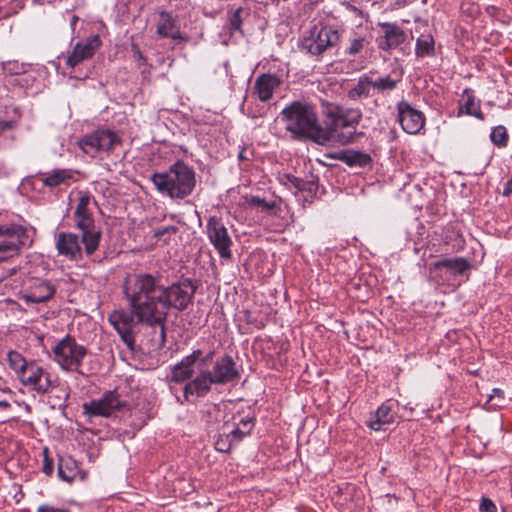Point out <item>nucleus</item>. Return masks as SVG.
I'll return each mask as SVG.
<instances>
[{
    "label": "nucleus",
    "instance_id": "nucleus-21",
    "mask_svg": "<svg viewBox=\"0 0 512 512\" xmlns=\"http://www.w3.org/2000/svg\"><path fill=\"white\" fill-rule=\"evenodd\" d=\"M281 85V79L274 74H261L254 83V92L262 102L272 99L274 90Z\"/></svg>",
    "mask_w": 512,
    "mask_h": 512
},
{
    "label": "nucleus",
    "instance_id": "nucleus-45",
    "mask_svg": "<svg viewBox=\"0 0 512 512\" xmlns=\"http://www.w3.org/2000/svg\"><path fill=\"white\" fill-rule=\"evenodd\" d=\"M37 512H71L68 508H56L53 505L44 503L38 506Z\"/></svg>",
    "mask_w": 512,
    "mask_h": 512
},
{
    "label": "nucleus",
    "instance_id": "nucleus-22",
    "mask_svg": "<svg viewBox=\"0 0 512 512\" xmlns=\"http://www.w3.org/2000/svg\"><path fill=\"white\" fill-rule=\"evenodd\" d=\"M201 355V350H194L191 354L187 355L177 363L172 370V381L180 383L190 379L194 374L193 366Z\"/></svg>",
    "mask_w": 512,
    "mask_h": 512
},
{
    "label": "nucleus",
    "instance_id": "nucleus-4",
    "mask_svg": "<svg viewBox=\"0 0 512 512\" xmlns=\"http://www.w3.org/2000/svg\"><path fill=\"white\" fill-rule=\"evenodd\" d=\"M91 203L96 204L89 193L81 195L73 216L76 228L82 231L81 242L87 256L98 249L101 240V231L95 227L93 214L89 208Z\"/></svg>",
    "mask_w": 512,
    "mask_h": 512
},
{
    "label": "nucleus",
    "instance_id": "nucleus-39",
    "mask_svg": "<svg viewBox=\"0 0 512 512\" xmlns=\"http://www.w3.org/2000/svg\"><path fill=\"white\" fill-rule=\"evenodd\" d=\"M365 42V38L362 37L353 39L347 48L346 53L349 55H356L360 53L365 46Z\"/></svg>",
    "mask_w": 512,
    "mask_h": 512
},
{
    "label": "nucleus",
    "instance_id": "nucleus-42",
    "mask_svg": "<svg viewBox=\"0 0 512 512\" xmlns=\"http://www.w3.org/2000/svg\"><path fill=\"white\" fill-rule=\"evenodd\" d=\"M17 123L13 120H1L0 121V137L8 131H12L16 128Z\"/></svg>",
    "mask_w": 512,
    "mask_h": 512
},
{
    "label": "nucleus",
    "instance_id": "nucleus-35",
    "mask_svg": "<svg viewBox=\"0 0 512 512\" xmlns=\"http://www.w3.org/2000/svg\"><path fill=\"white\" fill-rule=\"evenodd\" d=\"M492 143L498 147H506L508 144V133L504 126L499 125L492 129L490 134Z\"/></svg>",
    "mask_w": 512,
    "mask_h": 512
},
{
    "label": "nucleus",
    "instance_id": "nucleus-24",
    "mask_svg": "<svg viewBox=\"0 0 512 512\" xmlns=\"http://www.w3.org/2000/svg\"><path fill=\"white\" fill-rule=\"evenodd\" d=\"M462 114L474 116L480 120L484 119V115L480 109V100L476 99L473 90L469 88L464 89L459 100L458 116Z\"/></svg>",
    "mask_w": 512,
    "mask_h": 512
},
{
    "label": "nucleus",
    "instance_id": "nucleus-28",
    "mask_svg": "<svg viewBox=\"0 0 512 512\" xmlns=\"http://www.w3.org/2000/svg\"><path fill=\"white\" fill-rule=\"evenodd\" d=\"M58 476L68 483L76 480L80 476L77 462L70 457L60 458L58 462Z\"/></svg>",
    "mask_w": 512,
    "mask_h": 512
},
{
    "label": "nucleus",
    "instance_id": "nucleus-3",
    "mask_svg": "<svg viewBox=\"0 0 512 512\" xmlns=\"http://www.w3.org/2000/svg\"><path fill=\"white\" fill-rule=\"evenodd\" d=\"M150 180L156 190L172 199H184L196 186V174L184 161L177 160L166 172L153 173Z\"/></svg>",
    "mask_w": 512,
    "mask_h": 512
},
{
    "label": "nucleus",
    "instance_id": "nucleus-13",
    "mask_svg": "<svg viewBox=\"0 0 512 512\" xmlns=\"http://www.w3.org/2000/svg\"><path fill=\"white\" fill-rule=\"evenodd\" d=\"M206 234L221 258L230 259L232 257L233 242L221 218L209 217L206 223Z\"/></svg>",
    "mask_w": 512,
    "mask_h": 512
},
{
    "label": "nucleus",
    "instance_id": "nucleus-46",
    "mask_svg": "<svg viewBox=\"0 0 512 512\" xmlns=\"http://www.w3.org/2000/svg\"><path fill=\"white\" fill-rule=\"evenodd\" d=\"M92 186L94 191L104 193V190L107 189L108 183L106 181H95L92 183Z\"/></svg>",
    "mask_w": 512,
    "mask_h": 512
},
{
    "label": "nucleus",
    "instance_id": "nucleus-8",
    "mask_svg": "<svg viewBox=\"0 0 512 512\" xmlns=\"http://www.w3.org/2000/svg\"><path fill=\"white\" fill-rule=\"evenodd\" d=\"M53 360L61 369L69 372H79L83 359L87 355V349L77 343L76 339L66 335L52 348Z\"/></svg>",
    "mask_w": 512,
    "mask_h": 512
},
{
    "label": "nucleus",
    "instance_id": "nucleus-48",
    "mask_svg": "<svg viewBox=\"0 0 512 512\" xmlns=\"http://www.w3.org/2000/svg\"><path fill=\"white\" fill-rule=\"evenodd\" d=\"M78 21H79V17L75 14H72L71 18H70V27H71L72 31L75 30V27H76V24L78 23Z\"/></svg>",
    "mask_w": 512,
    "mask_h": 512
},
{
    "label": "nucleus",
    "instance_id": "nucleus-53",
    "mask_svg": "<svg viewBox=\"0 0 512 512\" xmlns=\"http://www.w3.org/2000/svg\"><path fill=\"white\" fill-rule=\"evenodd\" d=\"M246 321H247L248 323H253V320L251 319V316H250V313H249V312H247V313H246Z\"/></svg>",
    "mask_w": 512,
    "mask_h": 512
},
{
    "label": "nucleus",
    "instance_id": "nucleus-54",
    "mask_svg": "<svg viewBox=\"0 0 512 512\" xmlns=\"http://www.w3.org/2000/svg\"><path fill=\"white\" fill-rule=\"evenodd\" d=\"M349 8H350L351 10H353V11H359V10L357 9V7L352 6V5H349Z\"/></svg>",
    "mask_w": 512,
    "mask_h": 512
},
{
    "label": "nucleus",
    "instance_id": "nucleus-6",
    "mask_svg": "<svg viewBox=\"0 0 512 512\" xmlns=\"http://www.w3.org/2000/svg\"><path fill=\"white\" fill-rule=\"evenodd\" d=\"M325 124L329 132L330 140L333 138V133L340 129H351L348 135H343V143L352 141L355 129L362 118V113L359 109L345 108L337 104L328 103L324 109Z\"/></svg>",
    "mask_w": 512,
    "mask_h": 512
},
{
    "label": "nucleus",
    "instance_id": "nucleus-37",
    "mask_svg": "<svg viewBox=\"0 0 512 512\" xmlns=\"http://www.w3.org/2000/svg\"><path fill=\"white\" fill-rule=\"evenodd\" d=\"M235 440L229 435L226 437L219 436L218 439L215 441V449L222 453H227L230 451L231 446L235 444Z\"/></svg>",
    "mask_w": 512,
    "mask_h": 512
},
{
    "label": "nucleus",
    "instance_id": "nucleus-12",
    "mask_svg": "<svg viewBox=\"0 0 512 512\" xmlns=\"http://www.w3.org/2000/svg\"><path fill=\"white\" fill-rule=\"evenodd\" d=\"M126 406L116 390L105 392L101 398L83 404V413L89 417H109Z\"/></svg>",
    "mask_w": 512,
    "mask_h": 512
},
{
    "label": "nucleus",
    "instance_id": "nucleus-41",
    "mask_svg": "<svg viewBox=\"0 0 512 512\" xmlns=\"http://www.w3.org/2000/svg\"><path fill=\"white\" fill-rule=\"evenodd\" d=\"M250 204L258 207H262L263 210H271L275 207V203H268L264 199L259 197H252Z\"/></svg>",
    "mask_w": 512,
    "mask_h": 512
},
{
    "label": "nucleus",
    "instance_id": "nucleus-25",
    "mask_svg": "<svg viewBox=\"0 0 512 512\" xmlns=\"http://www.w3.org/2000/svg\"><path fill=\"white\" fill-rule=\"evenodd\" d=\"M396 413L390 402L383 403L367 422V426L375 431H379L384 425L392 424L395 421Z\"/></svg>",
    "mask_w": 512,
    "mask_h": 512
},
{
    "label": "nucleus",
    "instance_id": "nucleus-16",
    "mask_svg": "<svg viewBox=\"0 0 512 512\" xmlns=\"http://www.w3.org/2000/svg\"><path fill=\"white\" fill-rule=\"evenodd\" d=\"M56 293V286L48 280L33 279L24 290L21 298L27 303H44Z\"/></svg>",
    "mask_w": 512,
    "mask_h": 512
},
{
    "label": "nucleus",
    "instance_id": "nucleus-5",
    "mask_svg": "<svg viewBox=\"0 0 512 512\" xmlns=\"http://www.w3.org/2000/svg\"><path fill=\"white\" fill-rule=\"evenodd\" d=\"M121 144V134L112 129H97L85 134L78 141V147L83 153L100 159L111 155Z\"/></svg>",
    "mask_w": 512,
    "mask_h": 512
},
{
    "label": "nucleus",
    "instance_id": "nucleus-47",
    "mask_svg": "<svg viewBox=\"0 0 512 512\" xmlns=\"http://www.w3.org/2000/svg\"><path fill=\"white\" fill-rule=\"evenodd\" d=\"M291 182L293 183V185L298 188L299 190H302L304 187V183L302 180L296 178V177H293Z\"/></svg>",
    "mask_w": 512,
    "mask_h": 512
},
{
    "label": "nucleus",
    "instance_id": "nucleus-17",
    "mask_svg": "<svg viewBox=\"0 0 512 512\" xmlns=\"http://www.w3.org/2000/svg\"><path fill=\"white\" fill-rule=\"evenodd\" d=\"M378 25L382 29V35L377 40L380 50H394L406 41L407 35L398 24L383 22Z\"/></svg>",
    "mask_w": 512,
    "mask_h": 512
},
{
    "label": "nucleus",
    "instance_id": "nucleus-10",
    "mask_svg": "<svg viewBox=\"0 0 512 512\" xmlns=\"http://www.w3.org/2000/svg\"><path fill=\"white\" fill-rule=\"evenodd\" d=\"M21 384L39 395L48 393L58 385V378L52 375L35 361H30L29 366L18 376Z\"/></svg>",
    "mask_w": 512,
    "mask_h": 512
},
{
    "label": "nucleus",
    "instance_id": "nucleus-31",
    "mask_svg": "<svg viewBox=\"0 0 512 512\" xmlns=\"http://www.w3.org/2000/svg\"><path fill=\"white\" fill-rule=\"evenodd\" d=\"M72 179V173L67 169H55L41 179L47 187L54 188Z\"/></svg>",
    "mask_w": 512,
    "mask_h": 512
},
{
    "label": "nucleus",
    "instance_id": "nucleus-2",
    "mask_svg": "<svg viewBox=\"0 0 512 512\" xmlns=\"http://www.w3.org/2000/svg\"><path fill=\"white\" fill-rule=\"evenodd\" d=\"M279 117L293 140H311L321 145L330 141L329 132H325L319 123L315 107L308 102H291Z\"/></svg>",
    "mask_w": 512,
    "mask_h": 512
},
{
    "label": "nucleus",
    "instance_id": "nucleus-43",
    "mask_svg": "<svg viewBox=\"0 0 512 512\" xmlns=\"http://www.w3.org/2000/svg\"><path fill=\"white\" fill-rule=\"evenodd\" d=\"M178 228L176 226H167L161 229H158L154 232V237L157 239H161L166 234H175L177 233Z\"/></svg>",
    "mask_w": 512,
    "mask_h": 512
},
{
    "label": "nucleus",
    "instance_id": "nucleus-44",
    "mask_svg": "<svg viewBox=\"0 0 512 512\" xmlns=\"http://www.w3.org/2000/svg\"><path fill=\"white\" fill-rule=\"evenodd\" d=\"M479 508H480L481 512H495L496 511V505L489 498H482Z\"/></svg>",
    "mask_w": 512,
    "mask_h": 512
},
{
    "label": "nucleus",
    "instance_id": "nucleus-33",
    "mask_svg": "<svg viewBox=\"0 0 512 512\" xmlns=\"http://www.w3.org/2000/svg\"><path fill=\"white\" fill-rule=\"evenodd\" d=\"M244 9L239 7L237 8L228 18L227 22V29L231 36L235 35L236 33L243 34L241 30V26L243 23V13Z\"/></svg>",
    "mask_w": 512,
    "mask_h": 512
},
{
    "label": "nucleus",
    "instance_id": "nucleus-20",
    "mask_svg": "<svg viewBox=\"0 0 512 512\" xmlns=\"http://www.w3.org/2000/svg\"><path fill=\"white\" fill-rule=\"evenodd\" d=\"M214 381L210 370L201 371L193 380L184 386V398L189 400L190 396L205 397L211 390Z\"/></svg>",
    "mask_w": 512,
    "mask_h": 512
},
{
    "label": "nucleus",
    "instance_id": "nucleus-50",
    "mask_svg": "<svg viewBox=\"0 0 512 512\" xmlns=\"http://www.w3.org/2000/svg\"><path fill=\"white\" fill-rule=\"evenodd\" d=\"M135 56L137 57V59H138L139 61L144 60V56L142 55V53H141V51H140L139 49H136V51H135Z\"/></svg>",
    "mask_w": 512,
    "mask_h": 512
},
{
    "label": "nucleus",
    "instance_id": "nucleus-1",
    "mask_svg": "<svg viewBox=\"0 0 512 512\" xmlns=\"http://www.w3.org/2000/svg\"><path fill=\"white\" fill-rule=\"evenodd\" d=\"M122 291L130 312L113 311L108 320L130 351L135 350L138 323L160 326L164 334V323L169 310H185L195 294V288L189 279L166 287L160 277L144 272L128 274Z\"/></svg>",
    "mask_w": 512,
    "mask_h": 512
},
{
    "label": "nucleus",
    "instance_id": "nucleus-18",
    "mask_svg": "<svg viewBox=\"0 0 512 512\" xmlns=\"http://www.w3.org/2000/svg\"><path fill=\"white\" fill-rule=\"evenodd\" d=\"M55 245L58 254L70 261L82 259V247L78 235L70 232H60L56 235Z\"/></svg>",
    "mask_w": 512,
    "mask_h": 512
},
{
    "label": "nucleus",
    "instance_id": "nucleus-7",
    "mask_svg": "<svg viewBox=\"0 0 512 512\" xmlns=\"http://www.w3.org/2000/svg\"><path fill=\"white\" fill-rule=\"evenodd\" d=\"M471 263L462 257L443 258L429 266V275L438 285L457 287L460 285L458 277L466 275L471 270Z\"/></svg>",
    "mask_w": 512,
    "mask_h": 512
},
{
    "label": "nucleus",
    "instance_id": "nucleus-38",
    "mask_svg": "<svg viewBox=\"0 0 512 512\" xmlns=\"http://www.w3.org/2000/svg\"><path fill=\"white\" fill-rule=\"evenodd\" d=\"M488 402H493V406L502 407L505 403L504 391L500 388L492 389V393L488 396Z\"/></svg>",
    "mask_w": 512,
    "mask_h": 512
},
{
    "label": "nucleus",
    "instance_id": "nucleus-19",
    "mask_svg": "<svg viewBox=\"0 0 512 512\" xmlns=\"http://www.w3.org/2000/svg\"><path fill=\"white\" fill-rule=\"evenodd\" d=\"M101 44L102 41L98 35H93L83 42H78L67 57V66L74 68L81 62L91 59Z\"/></svg>",
    "mask_w": 512,
    "mask_h": 512
},
{
    "label": "nucleus",
    "instance_id": "nucleus-52",
    "mask_svg": "<svg viewBox=\"0 0 512 512\" xmlns=\"http://www.w3.org/2000/svg\"><path fill=\"white\" fill-rule=\"evenodd\" d=\"M212 356H213V352H210L202 361L206 362V361L210 360L212 358Z\"/></svg>",
    "mask_w": 512,
    "mask_h": 512
},
{
    "label": "nucleus",
    "instance_id": "nucleus-55",
    "mask_svg": "<svg viewBox=\"0 0 512 512\" xmlns=\"http://www.w3.org/2000/svg\"><path fill=\"white\" fill-rule=\"evenodd\" d=\"M68 395H69V394H68V392H67V389H66V390H64V398H65V399L68 397Z\"/></svg>",
    "mask_w": 512,
    "mask_h": 512
},
{
    "label": "nucleus",
    "instance_id": "nucleus-26",
    "mask_svg": "<svg viewBox=\"0 0 512 512\" xmlns=\"http://www.w3.org/2000/svg\"><path fill=\"white\" fill-rule=\"evenodd\" d=\"M372 89V76L363 74L359 77L357 83L347 91V97L352 101L368 99L371 97Z\"/></svg>",
    "mask_w": 512,
    "mask_h": 512
},
{
    "label": "nucleus",
    "instance_id": "nucleus-27",
    "mask_svg": "<svg viewBox=\"0 0 512 512\" xmlns=\"http://www.w3.org/2000/svg\"><path fill=\"white\" fill-rule=\"evenodd\" d=\"M436 55L435 39L430 32L421 33L415 44V56L417 58L434 57Z\"/></svg>",
    "mask_w": 512,
    "mask_h": 512
},
{
    "label": "nucleus",
    "instance_id": "nucleus-9",
    "mask_svg": "<svg viewBox=\"0 0 512 512\" xmlns=\"http://www.w3.org/2000/svg\"><path fill=\"white\" fill-rule=\"evenodd\" d=\"M339 40L336 30L328 26L315 25L301 40V48L312 56L322 55Z\"/></svg>",
    "mask_w": 512,
    "mask_h": 512
},
{
    "label": "nucleus",
    "instance_id": "nucleus-14",
    "mask_svg": "<svg viewBox=\"0 0 512 512\" xmlns=\"http://www.w3.org/2000/svg\"><path fill=\"white\" fill-rule=\"evenodd\" d=\"M397 117L401 128L408 134L415 135L425 126L424 114L412 107L407 101L397 103Z\"/></svg>",
    "mask_w": 512,
    "mask_h": 512
},
{
    "label": "nucleus",
    "instance_id": "nucleus-32",
    "mask_svg": "<svg viewBox=\"0 0 512 512\" xmlns=\"http://www.w3.org/2000/svg\"><path fill=\"white\" fill-rule=\"evenodd\" d=\"M254 427L252 418L245 417L241 418L237 426L231 430L230 436L235 440L236 443L241 441L244 437L250 434Z\"/></svg>",
    "mask_w": 512,
    "mask_h": 512
},
{
    "label": "nucleus",
    "instance_id": "nucleus-36",
    "mask_svg": "<svg viewBox=\"0 0 512 512\" xmlns=\"http://www.w3.org/2000/svg\"><path fill=\"white\" fill-rule=\"evenodd\" d=\"M11 410L10 400L0 394V424L6 423L10 419Z\"/></svg>",
    "mask_w": 512,
    "mask_h": 512
},
{
    "label": "nucleus",
    "instance_id": "nucleus-40",
    "mask_svg": "<svg viewBox=\"0 0 512 512\" xmlns=\"http://www.w3.org/2000/svg\"><path fill=\"white\" fill-rule=\"evenodd\" d=\"M53 469H54L53 460L51 458H49V456H48V449L44 448L42 471L46 475H51L53 473Z\"/></svg>",
    "mask_w": 512,
    "mask_h": 512
},
{
    "label": "nucleus",
    "instance_id": "nucleus-34",
    "mask_svg": "<svg viewBox=\"0 0 512 512\" xmlns=\"http://www.w3.org/2000/svg\"><path fill=\"white\" fill-rule=\"evenodd\" d=\"M8 362L10 368L16 373L17 377L29 366L27 361L20 353L10 351L8 353Z\"/></svg>",
    "mask_w": 512,
    "mask_h": 512
},
{
    "label": "nucleus",
    "instance_id": "nucleus-30",
    "mask_svg": "<svg viewBox=\"0 0 512 512\" xmlns=\"http://www.w3.org/2000/svg\"><path fill=\"white\" fill-rule=\"evenodd\" d=\"M401 80V76L394 77L391 74L380 76L375 79L372 77L373 90L381 94L393 91L397 88Z\"/></svg>",
    "mask_w": 512,
    "mask_h": 512
},
{
    "label": "nucleus",
    "instance_id": "nucleus-51",
    "mask_svg": "<svg viewBox=\"0 0 512 512\" xmlns=\"http://www.w3.org/2000/svg\"><path fill=\"white\" fill-rule=\"evenodd\" d=\"M512 190V181L507 183V187L505 188L504 194H509Z\"/></svg>",
    "mask_w": 512,
    "mask_h": 512
},
{
    "label": "nucleus",
    "instance_id": "nucleus-29",
    "mask_svg": "<svg viewBox=\"0 0 512 512\" xmlns=\"http://www.w3.org/2000/svg\"><path fill=\"white\" fill-rule=\"evenodd\" d=\"M336 158L349 166L359 167L367 166L372 160L367 153L351 150L341 151Z\"/></svg>",
    "mask_w": 512,
    "mask_h": 512
},
{
    "label": "nucleus",
    "instance_id": "nucleus-49",
    "mask_svg": "<svg viewBox=\"0 0 512 512\" xmlns=\"http://www.w3.org/2000/svg\"><path fill=\"white\" fill-rule=\"evenodd\" d=\"M416 28H415V31L416 32H419V28H428V24L426 21H420V20H416Z\"/></svg>",
    "mask_w": 512,
    "mask_h": 512
},
{
    "label": "nucleus",
    "instance_id": "nucleus-56",
    "mask_svg": "<svg viewBox=\"0 0 512 512\" xmlns=\"http://www.w3.org/2000/svg\"><path fill=\"white\" fill-rule=\"evenodd\" d=\"M239 158H240V159H244V156H243V153H242V152L239 154Z\"/></svg>",
    "mask_w": 512,
    "mask_h": 512
},
{
    "label": "nucleus",
    "instance_id": "nucleus-15",
    "mask_svg": "<svg viewBox=\"0 0 512 512\" xmlns=\"http://www.w3.org/2000/svg\"><path fill=\"white\" fill-rule=\"evenodd\" d=\"M210 375L215 385H226L240 378L235 361L227 354L215 361Z\"/></svg>",
    "mask_w": 512,
    "mask_h": 512
},
{
    "label": "nucleus",
    "instance_id": "nucleus-11",
    "mask_svg": "<svg viewBox=\"0 0 512 512\" xmlns=\"http://www.w3.org/2000/svg\"><path fill=\"white\" fill-rule=\"evenodd\" d=\"M30 241L28 230L18 224L0 225V252L6 257L20 253L23 246Z\"/></svg>",
    "mask_w": 512,
    "mask_h": 512
},
{
    "label": "nucleus",
    "instance_id": "nucleus-23",
    "mask_svg": "<svg viewBox=\"0 0 512 512\" xmlns=\"http://www.w3.org/2000/svg\"><path fill=\"white\" fill-rule=\"evenodd\" d=\"M156 32L162 38H171L174 40L183 39L180 28L175 19L166 11H162L159 14Z\"/></svg>",
    "mask_w": 512,
    "mask_h": 512
}]
</instances>
